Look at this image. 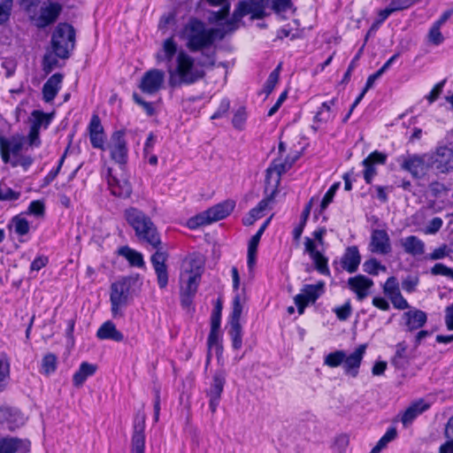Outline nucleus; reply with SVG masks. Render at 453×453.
Listing matches in <instances>:
<instances>
[{"mask_svg": "<svg viewBox=\"0 0 453 453\" xmlns=\"http://www.w3.org/2000/svg\"><path fill=\"white\" fill-rule=\"evenodd\" d=\"M204 60L196 64L195 58L183 50H178L173 36L163 42L162 48L156 54L158 63H166L168 85L171 88L189 86L202 80L205 73L201 66L214 65L215 51H203Z\"/></svg>", "mask_w": 453, "mask_h": 453, "instance_id": "1", "label": "nucleus"}, {"mask_svg": "<svg viewBox=\"0 0 453 453\" xmlns=\"http://www.w3.org/2000/svg\"><path fill=\"white\" fill-rule=\"evenodd\" d=\"M124 218L132 227L139 242L156 250L150 257V262L157 275L160 288H166L168 284V272L166 261L168 253L163 250L160 233L151 219L142 210L136 207H128L124 211Z\"/></svg>", "mask_w": 453, "mask_h": 453, "instance_id": "2", "label": "nucleus"}, {"mask_svg": "<svg viewBox=\"0 0 453 453\" xmlns=\"http://www.w3.org/2000/svg\"><path fill=\"white\" fill-rule=\"evenodd\" d=\"M228 28H206L205 24L196 18H191L182 29V35L187 41L186 46L191 52L203 51L211 47L215 41H221L229 33Z\"/></svg>", "mask_w": 453, "mask_h": 453, "instance_id": "3", "label": "nucleus"}, {"mask_svg": "<svg viewBox=\"0 0 453 453\" xmlns=\"http://www.w3.org/2000/svg\"><path fill=\"white\" fill-rule=\"evenodd\" d=\"M51 45L58 58H68L75 47L74 27L65 22L59 23L52 33Z\"/></svg>", "mask_w": 453, "mask_h": 453, "instance_id": "4", "label": "nucleus"}, {"mask_svg": "<svg viewBox=\"0 0 453 453\" xmlns=\"http://www.w3.org/2000/svg\"><path fill=\"white\" fill-rule=\"evenodd\" d=\"M269 4V0H244L238 4L234 11L232 17L225 22L228 31L233 32L238 27V23L242 19L251 15V19H259L265 16V9Z\"/></svg>", "mask_w": 453, "mask_h": 453, "instance_id": "5", "label": "nucleus"}, {"mask_svg": "<svg viewBox=\"0 0 453 453\" xmlns=\"http://www.w3.org/2000/svg\"><path fill=\"white\" fill-rule=\"evenodd\" d=\"M234 207V201L226 200L190 218L188 220V226L191 229H196L202 226L221 220L226 218L233 211Z\"/></svg>", "mask_w": 453, "mask_h": 453, "instance_id": "6", "label": "nucleus"}, {"mask_svg": "<svg viewBox=\"0 0 453 453\" xmlns=\"http://www.w3.org/2000/svg\"><path fill=\"white\" fill-rule=\"evenodd\" d=\"M131 281L130 278L124 277L111 285L110 302L113 319L124 316L123 310L128 304Z\"/></svg>", "mask_w": 453, "mask_h": 453, "instance_id": "7", "label": "nucleus"}, {"mask_svg": "<svg viewBox=\"0 0 453 453\" xmlns=\"http://www.w3.org/2000/svg\"><path fill=\"white\" fill-rule=\"evenodd\" d=\"M325 287L326 284L323 280H319L316 284L303 286L301 293L294 297L295 304L300 315L304 312L305 308L310 303H314L325 293Z\"/></svg>", "mask_w": 453, "mask_h": 453, "instance_id": "8", "label": "nucleus"}, {"mask_svg": "<svg viewBox=\"0 0 453 453\" xmlns=\"http://www.w3.org/2000/svg\"><path fill=\"white\" fill-rule=\"evenodd\" d=\"M165 79L163 70L151 68L142 74L138 88L147 96H155L164 88Z\"/></svg>", "mask_w": 453, "mask_h": 453, "instance_id": "9", "label": "nucleus"}, {"mask_svg": "<svg viewBox=\"0 0 453 453\" xmlns=\"http://www.w3.org/2000/svg\"><path fill=\"white\" fill-rule=\"evenodd\" d=\"M125 134L123 130L113 132L108 144L111 159L119 165H125L127 161L128 149Z\"/></svg>", "mask_w": 453, "mask_h": 453, "instance_id": "10", "label": "nucleus"}, {"mask_svg": "<svg viewBox=\"0 0 453 453\" xmlns=\"http://www.w3.org/2000/svg\"><path fill=\"white\" fill-rule=\"evenodd\" d=\"M242 311V306L240 302V296H236L233 301L229 330V334L232 339V346L234 349H240L242 345V326L240 324Z\"/></svg>", "mask_w": 453, "mask_h": 453, "instance_id": "11", "label": "nucleus"}, {"mask_svg": "<svg viewBox=\"0 0 453 453\" xmlns=\"http://www.w3.org/2000/svg\"><path fill=\"white\" fill-rule=\"evenodd\" d=\"M428 165L441 173L453 170V150L448 146L439 147L428 157Z\"/></svg>", "mask_w": 453, "mask_h": 453, "instance_id": "12", "label": "nucleus"}, {"mask_svg": "<svg viewBox=\"0 0 453 453\" xmlns=\"http://www.w3.org/2000/svg\"><path fill=\"white\" fill-rule=\"evenodd\" d=\"M226 384V372L223 370L216 371L212 376V381L206 395L209 397V407L212 413L216 412L219 404L221 395Z\"/></svg>", "mask_w": 453, "mask_h": 453, "instance_id": "13", "label": "nucleus"}, {"mask_svg": "<svg viewBox=\"0 0 453 453\" xmlns=\"http://www.w3.org/2000/svg\"><path fill=\"white\" fill-rule=\"evenodd\" d=\"M426 156L408 154L407 156H402L401 168L404 171L409 172L413 178L419 179L425 175L428 160H426Z\"/></svg>", "mask_w": 453, "mask_h": 453, "instance_id": "14", "label": "nucleus"}, {"mask_svg": "<svg viewBox=\"0 0 453 453\" xmlns=\"http://www.w3.org/2000/svg\"><path fill=\"white\" fill-rule=\"evenodd\" d=\"M145 414H136L134 421L131 441V453H144L145 449Z\"/></svg>", "mask_w": 453, "mask_h": 453, "instance_id": "15", "label": "nucleus"}, {"mask_svg": "<svg viewBox=\"0 0 453 453\" xmlns=\"http://www.w3.org/2000/svg\"><path fill=\"white\" fill-rule=\"evenodd\" d=\"M89 141L95 149L105 150V134L101 119L97 114H93L88 126Z\"/></svg>", "mask_w": 453, "mask_h": 453, "instance_id": "16", "label": "nucleus"}, {"mask_svg": "<svg viewBox=\"0 0 453 453\" xmlns=\"http://www.w3.org/2000/svg\"><path fill=\"white\" fill-rule=\"evenodd\" d=\"M366 347V344H361L351 354H346V357L342 362V368L345 374L349 375L352 378H356L358 375Z\"/></svg>", "mask_w": 453, "mask_h": 453, "instance_id": "17", "label": "nucleus"}, {"mask_svg": "<svg viewBox=\"0 0 453 453\" xmlns=\"http://www.w3.org/2000/svg\"><path fill=\"white\" fill-rule=\"evenodd\" d=\"M23 148V138L19 136H12L6 138L0 136V154L4 163L10 162L11 154L18 157Z\"/></svg>", "mask_w": 453, "mask_h": 453, "instance_id": "18", "label": "nucleus"}, {"mask_svg": "<svg viewBox=\"0 0 453 453\" xmlns=\"http://www.w3.org/2000/svg\"><path fill=\"white\" fill-rule=\"evenodd\" d=\"M30 441L14 436H0V453H27Z\"/></svg>", "mask_w": 453, "mask_h": 453, "instance_id": "19", "label": "nucleus"}, {"mask_svg": "<svg viewBox=\"0 0 453 453\" xmlns=\"http://www.w3.org/2000/svg\"><path fill=\"white\" fill-rule=\"evenodd\" d=\"M304 247L305 252L310 255V257L315 265L316 270L323 275H329L330 271L327 265L328 259L317 250L314 242L310 237H305Z\"/></svg>", "mask_w": 453, "mask_h": 453, "instance_id": "20", "label": "nucleus"}, {"mask_svg": "<svg viewBox=\"0 0 453 453\" xmlns=\"http://www.w3.org/2000/svg\"><path fill=\"white\" fill-rule=\"evenodd\" d=\"M23 424L24 417L18 409L9 406L0 408V425L10 431H14Z\"/></svg>", "mask_w": 453, "mask_h": 453, "instance_id": "21", "label": "nucleus"}, {"mask_svg": "<svg viewBox=\"0 0 453 453\" xmlns=\"http://www.w3.org/2000/svg\"><path fill=\"white\" fill-rule=\"evenodd\" d=\"M348 286L357 295V299L361 302L369 295L373 281L363 274H358L349 278Z\"/></svg>", "mask_w": 453, "mask_h": 453, "instance_id": "22", "label": "nucleus"}, {"mask_svg": "<svg viewBox=\"0 0 453 453\" xmlns=\"http://www.w3.org/2000/svg\"><path fill=\"white\" fill-rule=\"evenodd\" d=\"M370 250L372 253L387 255L391 251L389 235L385 230L375 229L372 233Z\"/></svg>", "mask_w": 453, "mask_h": 453, "instance_id": "23", "label": "nucleus"}, {"mask_svg": "<svg viewBox=\"0 0 453 453\" xmlns=\"http://www.w3.org/2000/svg\"><path fill=\"white\" fill-rule=\"evenodd\" d=\"M429 408L430 404L422 398L412 402L402 413L401 422L403 426L408 427L417 417L426 411Z\"/></svg>", "mask_w": 453, "mask_h": 453, "instance_id": "24", "label": "nucleus"}, {"mask_svg": "<svg viewBox=\"0 0 453 453\" xmlns=\"http://www.w3.org/2000/svg\"><path fill=\"white\" fill-rule=\"evenodd\" d=\"M61 12L62 6L57 2H50L49 4L42 6L37 19V27H45L53 24L59 17Z\"/></svg>", "mask_w": 453, "mask_h": 453, "instance_id": "25", "label": "nucleus"}, {"mask_svg": "<svg viewBox=\"0 0 453 453\" xmlns=\"http://www.w3.org/2000/svg\"><path fill=\"white\" fill-rule=\"evenodd\" d=\"M404 326L407 332L420 329L427 321V315L421 310H411L403 314Z\"/></svg>", "mask_w": 453, "mask_h": 453, "instance_id": "26", "label": "nucleus"}, {"mask_svg": "<svg viewBox=\"0 0 453 453\" xmlns=\"http://www.w3.org/2000/svg\"><path fill=\"white\" fill-rule=\"evenodd\" d=\"M360 262L361 256L357 246L348 247L341 259L342 269L349 273H354L357 271Z\"/></svg>", "mask_w": 453, "mask_h": 453, "instance_id": "27", "label": "nucleus"}, {"mask_svg": "<svg viewBox=\"0 0 453 453\" xmlns=\"http://www.w3.org/2000/svg\"><path fill=\"white\" fill-rule=\"evenodd\" d=\"M63 78V74L57 73L50 76L43 84L42 96L46 103H50L54 100L61 88Z\"/></svg>", "mask_w": 453, "mask_h": 453, "instance_id": "28", "label": "nucleus"}, {"mask_svg": "<svg viewBox=\"0 0 453 453\" xmlns=\"http://www.w3.org/2000/svg\"><path fill=\"white\" fill-rule=\"evenodd\" d=\"M401 245L404 252L412 257L425 254V242L416 235H409L401 239Z\"/></svg>", "mask_w": 453, "mask_h": 453, "instance_id": "29", "label": "nucleus"}, {"mask_svg": "<svg viewBox=\"0 0 453 453\" xmlns=\"http://www.w3.org/2000/svg\"><path fill=\"white\" fill-rule=\"evenodd\" d=\"M270 219H267L259 227L256 234H254L249 242L247 264L250 269H251L256 263V254L257 246L260 242L262 234H264L265 230L266 229L267 226L270 223Z\"/></svg>", "mask_w": 453, "mask_h": 453, "instance_id": "30", "label": "nucleus"}, {"mask_svg": "<svg viewBox=\"0 0 453 453\" xmlns=\"http://www.w3.org/2000/svg\"><path fill=\"white\" fill-rule=\"evenodd\" d=\"M96 337L100 340H111L117 342L124 340L123 334L116 328L111 320L105 321L97 330Z\"/></svg>", "mask_w": 453, "mask_h": 453, "instance_id": "31", "label": "nucleus"}, {"mask_svg": "<svg viewBox=\"0 0 453 453\" xmlns=\"http://www.w3.org/2000/svg\"><path fill=\"white\" fill-rule=\"evenodd\" d=\"M291 165L292 164L288 163L286 160L283 162L280 159H274L266 170V181L270 182L271 180H273L276 183H279L281 175L285 173Z\"/></svg>", "mask_w": 453, "mask_h": 453, "instance_id": "32", "label": "nucleus"}, {"mask_svg": "<svg viewBox=\"0 0 453 453\" xmlns=\"http://www.w3.org/2000/svg\"><path fill=\"white\" fill-rule=\"evenodd\" d=\"M180 277L183 281L180 292L196 295L201 279L200 273L189 271L182 273Z\"/></svg>", "mask_w": 453, "mask_h": 453, "instance_id": "33", "label": "nucleus"}, {"mask_svg": "<svg viewBox=\"0 0 453 453\" xmlns=\"http://www.w3.org/2000/svg\"><path fill=\"white\" fill-rule=\"evenodd\" d=\"M96 372V365L89 364L88 362H82L77 372L73 376V383L76 388H80L83 385L86 380L94 375Z\"/></svg>", "mask_w": 453, "mask_h": 453, "instance_id": "34", "label": "nucleus"}, {"mask_svg": "<svg viewBox=\"0 0 453 453\" xmlns=\"http://www.w3.org/2000/svg\"><path fill=\"white\" fill-rule=\"evenodd\" d=\"M108 184L111 194L115 196L126 198L132 193L131 185L127 180L120 181L116 177L110 176Z\"/></svg>", "mask_w": 453, "mask_h": 453, "instance_id": "35", "label": "nucleus"}, {"mask_svg": "<svg viewBox=\"0 0 453 453\" xmlns=\"http://www.w3.org/2000/svg\"><path fill=\"white\" fill-rule=\"evenodd\" d=\"M391 363L396 368H403L409 364L407 344L405 342H398L395 345V353L392 357Z\"/></svg>", "mask_w": 453, "mask_h": 453, "instance_id": "36", "label": "nucleus"}, {"mask_svg": "<svg viewBox=\"0 0 453 453\" xmlns=\"http://www.w3.org/2000/svg\"><path fill=\"white\" fill-rule=\"evenodd\" d=\"M119 253L128 261L130 265L139 268L144 266L143 256L141 252L125 246L120 248Z\"/></svg>", "mask_w": 453, "mask_h": 453, "instance_id": "37", "label": "nucleus"}, {"mask_svg": "<svg viewBox=\"0 0 453 453\" xmlns=\"http://www.w3.org/2000/svg\"><path fill=\"white\" fill-rule=\"evenodd\" d=\"M211 5H221V9L218 12H212L210 16L211 22H219L225 19L230 10L229 0H206Z\"/></svg>", "mask_w": 453, "mask_h": 453, "instance_id": "38", "label": "nucleus"}, {"mask_svg": "<svg viewBox=\"0 0 453 453\" xmlns=\"http://www.w3.org/2000/svg\"><path fill=\"white\" fill-rule=\"evenodd\" d=\"M336 101V98H333L329 102H324L318 110L314 117V121L319 123H326L329 121L333 118L331 106L334 105Z\"/></svg>", "mask_w": 453, "mask_h": 453, "instance_id": "39", "label": "nucleus"}, {"mask_svg": "<svg viewBox=\"0 0 453 453\" xmlns=\"http://www.w3.org/2000/svg\"><path fill=\"white\" fill-rule=\"evenodd\" d=\"M9 228H13L14 232L18 235L23 236L29 233L30 225L28 220L23 218L21 215H16L12 219Z\"/></svg>", "mask_w": 453, "mask_h": 453, "instance_id": "40", "label": "nucleus"}, {"mask_svg": "<svg viewBox=\"0 0 453 453\" xmlns=\"http://www.w3.org/2000/svg\"><path fill=\"white\" fill-rule=\"evenodd\" d=\"M52 119V114L44 113L42 111L35 110L32 112L31 126L39 130L43 127L48 128Z\"/></svg>", "mask_w": 453, "mask_h": 453, "instance_id": "41", "label": "nucleus"}, {"mask_svg": "<svg viewBox=\"0 0 453 453\" xmlns=\"http://www.w3.org/2000/svg\"><path fill=\"white\" fill-rule=\"evenodd\" d=\"M11 365L5 355H0V392L4 390L10 378Z\"/></svg>", "mask_w": 453, "mask_h": 453, "instance_id": "42", "label": "nucleus"}, {"mask_svg": "<svg viewBox=\"0 0 453 453\" xmlns=\"http://www.w3.org/2000/svg\"><path fill=\"white\" fill-rule=\"evenodd\" d=\"M345 357L346 352L344 350H335L324 357V365L331 368H335L342 365Z\"/></svg>", "mask_w": 453, "mask_h": 453, "instance_id": "43", "label": "nucleus"}, {"mask_svg": "<svg viewBox=\"0 0 453 453\" xmlns=\"http://www.w3.org/2000/svg\"><path fill=\"white\" fill-rule=\"evenodd\" d=\"M57 357L53 353L46 354L42 360L41 372L49 375L57 370Z\"/></svg>", "mask_w": 453, "mask_h": 453, "instance_id": "44", "label": "nucleus"}, {"mask_svg": "<svg viewBox=\"0 0 453 453\" xmlns=\"http://www.w3.org/2000/svg\"><path fill=\"white\" fill-rule=\"evenodd\" d=\"M280 65H279L268 76L264 88H263V93H265L266 96H269L273 90L274 89L276 84L279 81L280 78Z\"/></svg>", "mask_w": 453, "mask_h": 453, "instance_id": "45", "label": "nucleus"}, {"mask_svg": "<svg viewBox=\"0 0 453 453\" xmlns=\"http://www.w3.org/2000/svg\"><path fill=\"white\" fill-rule=\"evenodd\" d=\"M427 41L430 44L439 46L444 42V36L441 32V27L433 24L427 34Z\"/></svg>", "mask_w": 453, "mask_h": 453, "instance_id": "46", "label": "nucleus"}, {"mask_svg": "<svg viewBox=\"0 0 453 453\" xmlns=\"http://www.w3.org/2000/svg\"><path fill=\"white\" fill-rule=\"evenodd\" d=\"M208 349H215L217 353L221 352L223 349L220 341V330H210L207 339Z\"/></svg>", "mask_w": 453, "mask_h": 453, "instance_id": "47", "label": "nucleus"}, {"mask_svg": "<svg viewBox=\"0 0 453 453\" xmlns=\"http://www.w3.org/2000/svg\"><path fill=\"white\" fill-rule=\"evenodd\" d=\"M363 269L369 274L377 275L380 270L385 272L386 266L380 265L376 258H371L363 264Z\"/></svg>", "mask_w": 453, "mask_h": 453, "instance_id": "48", "label": "nucleus"}, {"mask_svg": "<svg viewBox=\"0 0 453 453\" xmlns=\"http://www.w3.org/2000/svg\"><path fill=\"white\" fill-rule=\"evenodd\" d=\"M452 250L448 247L446 244H442L441 246L434 249L433 252L427 254L425 258L427 260H439L442 259L446 257H449L451 253Z\"/></svg>", "mask_w": 453, "mask_h": 453, "instance_id": "49", "label": "nucleus"}, {"mask_svg": "<svg viewBox=\"0 0 453 453\" xmlns=\"http://www.w3.org/2000/svg\"><path fill=\"white\" fill-rule=\"evenodd\" d=\"M134 102L141 106L146 114L150 117L155 115L156 110L152 103L145 101L138 93L134 92L132 95Z\"/></svg>", "mask_w": 453, "mask_h": 453, "instance_id": "50", "label": "nucleus"}, {"mask_svg": "<svg viewBox=\"0 0 453 453\" xmlns=\"http://www.w3.org/2000/svg\"><path fill=\"white\" fill-rule=\"evenodd\" d=\"M20 196V193L12 190L7 185L0 182V201H15Z\"/></svg>", "mask_w": 453, "mask_h": 453, "instance_id": "51", "label": "nucleus"}, {"mask_svg": "<svg viewBox=\"0 0 453 453\" xmlns=\"http://www.w3.org/2000/svg\"><path fill=\"white\" fill-rule=\"evenodd\" d=\"M333 311L335 313L339 320H347L352 313L350 301L348 300L343 305L334 308Z\"/></svg>", "mask_w": 453, "mask_h": 453, "instance_id": "52", "label": "nucleus"}, {"mask_svg": "<svg viewBox=\"0 0 453 453\" xmlns=\"http://www.w3.org/2000/svg\"><path fill=\"white\" fill-rule=\"evenodd\" d=\"M383 292L388 298L401 292L395 277L392 276L387 280L383 287Z\"/></svg>", "mask_w": 453, "mask_h": 453, "instance_id": "53", "label": "nucleus"}, {"mask_svg": "<svg viewBox=\"0 0 453 453\" xmlns=\"http://www.w3.org/2000/svg\"><path fill=\"white\" fill-rule=\"evenodd\" d=\"M12 8V0H0V25L9 20Z\"/></svg>", "mask_w": 453, "mask_h": 453, "instance_id": "54", "label": "nucleus"}, {"mask_svg": "<svg viewBox=\"0 0 453 453\" xmlns=\"http://www.w3.org/2000/svg\"><path fill=\"white\" fill-rule=\"evenodd\" d=\"M340 185H341L340 182H335L326 191V193L325 194V196L321 201V203H320L321 211L326 210V207L329 205V203H331L333 202V199H334L335 193L338 190Z\"/></svg>", "mask_w": 453, "mask_h": 453, "instance_id": "55", "label": "nucleus"}, {"mask_svg": "<svg viewBox=\"0 0 453 453\" xmlns=\"http://www.w3.org/2000/svg\"><path fill=\"white\" fill-rule=\"evenodd\" d=\"M247 119V113L244 107H240L234 114L232 123L237 129H242Z\"/></svg>", "mask_w": 453, "mask_h": 453, "instance_id": "56", "label": "nucleus"}, {"mask_svg": "<svg viewBox=\"0 0 453 453\" xmlns=\"http://www.w3.org/2000/svg\"><path fill=\"white\" fill-rule=\"evenodd\" d=\"M366 164L371 163L372 165H385L387 161V155L383 152L374 150L364 159Z\"/></svg>", "mask_w": 453, "mask_h": 453, "instance_id": "57", "label": "nucleus"}, {"mask_svg": "<svg viewBox=\"0 0 453 453\" xmlns=\"http://www.w3.org/2000/svg\"><path fill=\"white\" fill-rule=\"evenodd\" d=\"M362 165L365 167L363 175L365 182L371 184L375 175H377L376 165L371 163L366 164L365 160L362 161Z\"/></svg>", "mask_w": 453, "mask_h": 453, "instance_id": "58", "label": "nucleus"}, {"mask_svg": "<svg viewBox=\"0 0 453 453\" xmlns=\"http://www.w3.org/2000/svg\"><path fill=\"white\" fill-rule=\"evenodd\" d=\"M45 207L42 202L39 200L32 201L27 208V214L42 217L44 214Z\"/></svg>", "mask_w": 453, "mask_h": 453, "instance_id": "59", "label": "nucleus"}, {"mask_svg": "<svg viewBox=\"0 0 453 453\" xmlns=\"http://www.w3.org/2000/svg\"><path fill=\"white\" fill-rule=\"evenodd\" d=\"M431 273L433 275H443L453 279V269L441 263L435 264L431 268Z\"/></svg>", "mask_w": 453, "mask_h": 453, "instance_id": "60", "label": "nucleus"}, {"mask_svg": "<svg viewBox=\"0 0 453 453\" xmlns=\"http://www.w3.org/2000/svg\"><path fill=\"white\" fill-rule=\"evenodd\" d=\"M389 299L395 309L405 310L409 308V303L401 292L390 296Z\"/></svg>", "mask_w": 453, "mask_h": 453, "instance_id": "61", "label": "nucleus"}, {"mask_svg": "<svg viewBox=\"0 0 453 453\" xmlns=\"http://www.w3.org/2000/svg\"><path fill=\"white\" fill-rule=\"evenodd\" d=\"M230 108V101L227 98H223L219 104L218 110L211 117V119H220L226 114Z\"/></svg>", "mask_w": 453, "mask_h": 453, "instance_id": "62", "label": "nucleus"}, {"mask_svg": "<svg viewBox=\"0 0 453 453\" xmlns=\"http://www.w3.org/2000/svg\"><path fill=\"white\" fill-rule=\"evenodd\" d=\"M58 63L57 56L52 54L45 55L42 61L44 72L46 73H50L57 66Z\"/></svg>", "mask_w": 453, "mask_h": 453, "instance_id": "63", "label": "nucleus"}, {"mask_svg": "<svg viewBox=\"0 0 453 453\" xmlns=\"http://www.w3.org/2000/svg\"><path fill=\"white\" fill-rule=\"evenodd\" d=\"M442 224V219L439 217H435L428 223L425 229V233L427 234H434L441 229Z\"/></svg>", "mask_w": 453, "mask_h": 453, "instance_id": "64", "label": "nucleus"}]
</instances>
